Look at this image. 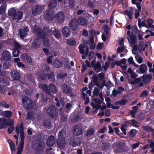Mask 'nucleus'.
I'll return each mask as SVG.
<instances>
[{"label": "nucleus", "mask_w": 154, "mask_h": 154, "mask_svg": "<svg viewBox=\"0 0 154 154\" xmlns=\"http://www.w3.org/2000/svg\"><path fill=\"white\" fill-rule=\"evenodd\" d=\"M57 0H51L49 2L48 8L50 10H52L57 6Z\"/></svg>", "instance_id": "b1692460"}, {"label": "nucleus", "mask_w": 154, "mask_h": 154, "mask_svg": "<svg viewBox=\"0 0 154 154\" xmlns=\"http://www.w3.org/2000/svg\"><path fill=\"white\" fill-rule=\"evenodd\" d=\"M8 142L9 144L11 150V151L13 152L15 150V146L14 143L11 140H8Z\"/></svg>", "instance_id": "c9c22d12"}, {"label": "nucleus", "mask_w": 154, "mask_h": 154, "mask_svg": "<svg viewBox=\"0 0 154 154\" xmlns=\"http://www.w3.org/2000/svg\"><path fill=\"white\" fill-rule=\"evenodd\" d=\"M95 132L94 128H91L89 129L85 134V136L87 137H89L92 135Z\"/></svg>", "instance_id": "4c0bfd02"}, {"label": "nucleus", "mask_w": 154, "mask_h": 154, "mask_svg": "<svg viewBox=\"0 0 154 154\" xmlns=\"http://www.w3.org/2000/svg\"><path fill=\"white\" fill-rule=\"evenodd\" d=\"M0 83H3L5 86H7L9 85L10 82L7 78L0 77Z\"/></svg>", "instance_id": "bb28decb"}, {"label": "nucleus", "mask_w": 154, "mask_h": 154, "mask_svg": "<svg viewBox=\"0 0 154 154\" xmlns=\"http://www.w3.org/2000/svg\"><path fill=\"white\" fill-rule=\"evenodd\" d=\"M142 128L143 129L144 131H151L153 132L154 131V129L151 127L148 126H143L142 127Z\"/></svg>", "instance_id": "49530a36"}, {"label": "nucleus", "mask_w": 154, "mask_h": 154, "mask_svg": "<svg viewBox=\"0 0 154 154\" xmlns=\"http://www.w3.org/2000/svg\"><path fill=\"white\" fill-rule=\"evenodd\" d=\"M128 63L130 64H133L136 67H138L139 65L136 64L134 61L132 57H130L128 60Z\"/></svg>", "instance_id": "de8ad7c7"}, {"label": "nucleus", "mask_w": 154, "mask_h": 154, "mask_svg": "<svg viewBox=\"0 0 154 154\" xmlns=\"http://www.w3.org/2000/svg\"><path fill=\"white\" fill-rule=\"evenodd\" d=\"M129 42L132 44H135L137 41V36L135 35L131 34L127 37Z\"/></svg>", "instance_id": "4468645a"}, {"label": "nucleus", "mask_w": 154, "mask_h": 154, "mask_svg": "<svg viewBox=\"0 0 154 154\" xmlns=\"http://www.w3.org/2000/svg\"><path fill=\"white\" fill-rule=\"evenodd\" d=\"M3 59L5 61H9L11 58V54L8 51H5L2 54Z\"/></svg>", "instance_id": "dca6fc26"}, {"label": "nucleus", "mask_w": 154, "mask_h": 154, "mask_svg": "<svg viewBox=\"0 0 154 154\" xmlns=\"http://www.w3.org/2000/svg\"><path fill=\"white\" fill-rule=\"evenodd\" d=\"M119 105L121 106L125 105L127 102L128 101L126 99H122L120 100H119Z\"/></svg>", "instance_id": "680f3d73"}, {"label": "nucleus", "mask_w": 154, "mask_h": 154, "mask_svg": "<svg viewBox=\"0 0 154 154\" xmlns=\"http://www.w3.org/2000/svg\"><path fill=\"white\" fill-rule=\"evenodd\" d=\"M69 143L73 147H76L81 143L79 137H71L69 138Z\"/></svg>", "instance_id": "423d86ee"}, {"label": "nucleus", "mask_w": 154, "mask_h": 154, "mask_svg": "<svg viewBox=\"0 0 154 154\" xmlns=\"http://www.w3.org/2000/svg\"><path fill=\"white\" fill-rule=\"evenodd\" d=\"M87 5L89 8H94V7L95 5L94 0H88L87 2Z\"/></svg>", "instance_id": "37998d69"}, {"label": "nucleus", "mask_w": 154, "mask_h": 154, "mask_svg": "<svg viewBox=\"0 0 154 154\" xmlns=\"http://www.w3.org/2000/svg\"><path fill=\"white\" fill-rule=\"evenodd\" d=\"M141 76L138 78H135L134 80L131 81L130 83L132 85H134L136 84H139L141 81Z\"/></svg>", "instance_id": "58836bf2"}, {"label": "nucleus", "mask_w": 154, "mask_h": 154, "mask_svg": "<svg viewBox=\"0 0 154 154\" xmlns=\"http://www.w3.org/2000/svg\"><path fill=\"white\" fill-rule=\"evenodd\" d=\"M109 148L108 146L106 143H102L101 148L102 150H106Z\"/></svg>", "instance_id": "0e129e2a"}, {"label": "nucleus", "mask_w": 154, "mask_h": 154, "mask_svg": "<svg viewBox=\"0 0 154 154\" xmlns=\"http://www.w3.org/2000/svg\"><path fill=\"white\" fill-rule=\"evenodd\" d=\"M65 16L62 11L58 12L55 16V21L59 23H62L64 20Z\"/></svg>", "instance_id": "0eeeda50"}, {"label": "nucleus", "mask_w": 154, "mask_h": 154, "mask_svg": "<svg viewBox=\"0 0 154 154\" xmlns=\"http://www.w3.org/2000/svg\"><path fill=\"white\" fill-rule=\"evenodd\" d=\"M47 77H48V79H52L54 77V75L53 72H52L50 73H47Z\"/></svg>", "instance_id": "69168bd1"}, {"label": "nucleus", "mask_w": 154, "mask_h": 154, "mask_svg": "<svg viewBox=\"0 0 154 154\" xmlns=\"http://www.w3.org/2000/svg\"><path fill=\"white\" fill-rule=\"evenodd\" d=\"M16 9L14 8H11L8 11V15L9 16L12 17V20H13V17L16 12Z\"/></svg>", "instance_id": "473e14b6"}, {"label": "nucleus", "mask_w": 154, "mask_h": 154, "mask_svg": "<svg viewBox=\"0 0 154 154\" xmlns=\"http://www.w3.org/2000/svg\"><path fill=\"white\" fill-rule=\"evenodd\" d=\"M41 87L44 91L48 95H50L51 93L49 91L47 85L45 84H42L41 85Z\"/></svg>", "instance_id": "c85d7f7f"}, {"label": "nucleus", "mask_w": 154, "mask_h": 154, "mask_svg": "<svg viewBox=\"0 0 154 154\" xmlns=\"http://www.w3.org/2000/svg\"><path fill=\"white\" fill-rule=\"evenodd\" d=\"M136 133L137 132L136 130L134 129H132L130 130L128 134L130 137H133L136 135Z\"/></svg>", "instance_id": "3c124183"}, {"label": "nucleus", "mask_w": 154, "mask_h": 154, "mask_svg": "<svg viewBox=\"0 0 154 154\" xmlns=\"http://www.w3.org/2000/svg\"><path fill=\"white\" fill-rule=\"evenodd\" d=\"M43 9V6L38 5H36L32 7V14L33 16L39 15L42 12Z\"/></svg>", "instance_id": "20e7f679"}, {"label": "nucleus", "mask_w": 154, "mask_h": 154, "mask_svg": "<svg viewBox=\"0 0 154 154\" xmlns=\"http://www.w3.org/2000/svg\"><path fill=\"white\" fill-rule=\"evenodd\" d=\"M81 116L78 114H74L73 116L71 118L72 121L73 122H76L79 121L80 118Z\"/></svg>", "instance_id": "f704fd0d"}, {"label": "nucleus", "mask_w": 154, "mask_h": 154, "mask_svg": "<svg viewBox=\"0 0 154 154\" xmlns=\"http://www.w3.org/2000/svg\"><path fill=\"white\" fill-rule=\"evenodd\" d=\"M153 22V20L149 18L147 20V23L149 28H154V26L152 24Z\"/></svg>", "instance_id": "603ef678"}, {"label": "nucleus", "mask_w": 154, "mask_h": 154, "mask_svg": "<svg viewBox=\"0 0 154 154\" xmlns=\"http://www.w3.org/2000/svg\"><path fill=\"white\" fill-rule=\"evenodd\" d=\"M49 91L51 93L55 94L57 92V89L56 86L53 84L49 85L48 86Z\"/></svg>", "instance_id": "cd10ccee"}, {"label": "nucleus", "mask_w": 154, "mask_h": 154, "mask_svg": "<svg viewBox=\"0 0 154 154\" xmlns=\"http://www.w3.org/2000/svg\"><path fill=\"white\" fill-rule=\"evenodd\" d=\"M21 58L25 61L29 63H31L32 62L31 57L27 53L23 54L21 55Z\"/></svg>", "instance_id": "6ab92c4d"}, {"label": "nucleus", "mask_w": 154, "mask_h": 154, "mask_svg": "<svg viewBox=\"0 0 154 154\" xmlns=\"http://www.w3.org/2000/svg\"><path fill=\"white\" fill-rule=\"evenodd\" d=\"M127 126V125L126 124H122L121 125L120 129L123 132V134L125 135L127 134L126 128Z\"/></svg>", "instance_id": "ea45409f"}, {"label": "nucleus", "mask_w": 154, "mask_h": 154, "mask_svg": "<svg viewBox=\"0 0 154 154\" xmlns=\"http://www.w3.org/2000/svg\"><path fill=\"white\" fill-rule=\"evenodd\" d=\"M45 143L42 141H38L35 145L34 148L35 154H42L44 152Z\"/></svg>", "instance_id": "f03ea898"}, {"label": "nucleus", "mask_w": 154, "mask_h": 154, "mask_svg": "<svg viewBox=\"0 0 154 154\" xmlns=\"http://www.w3.org/2000/svg\"><path fill=\"white\" fill-rule=\"evenodd\" d=\"M23 14V12L22 11H18L16 12L12 20L19 21L22 18Z\"/></svg>", "instance_id": "f8f14e48"}, {"label": "nucleus", "mask_w": 154, "mask_h": 154, "mask_svg": "<svg viewBox=\"0 0 154 154\" xmlns=\"http://www.w3.org/2000/svg\"><path fill=\"white\" fill-rule=\"evenodd\" d=\"M45 17L48 20H52L54 19L53 13L50 11H47L45 14Z\"/></svg>", "instance_id": "aec40b11"}, {"label": "nucleus", "mask_w": 154, "mask_h": 154, "mask_svg": "<svg viewBox=\"0 0 154 154\" xmlns=\"http://www.w3.org/2000/svg\"><path fill=\"white\" fill-rule=\"evenodd\" d=\"M26 78L29 82H33L34 81V77L31 75H28L27 76Z\"/></svg>", "instance_id": "e2e57ef3"}, {"label": "nucleus", "mask_w": 154, "mask_h": 154, "mask_svg": "<svg viewBox=\"0 0 154 154\" xmlns=\"http://www.w3.org/2000/svg\"><path fill=\"white\" fill-rule=\"evenodd\" d=\"M7 4L5 3H3L0 7V14H3L5 12Z\"/></svg>", "instance_id": "2f4dec72"}, {"label": "nucleus", "mask_w": 154, "mask_h": 154, "mask_svg": "<svg viewBox=\"0 0 154 154\" xmlns=\"http://www.w3.org/2000/svg\"><path fill=\"white\" fill-rule=\"evenodd\" d=\"M85 48V46L84 45H80L78 47V48L79 49V52L81 54H83L85 53V50L84 49Z\"/></svg>", "instance_id": "a19ab883"}, {"label": "nucleus", "mask_w": 154, "mask_h": 154, "mask_svg": "<svg viewBox=\"0 0 154 154\" xmlns=\"http://www.w3.org/2000/svg\"><path fill=\"white\" fill-rule=\"evenodd\" d=\"M144 42L143 41H141L139 44L138 47V51L140 52L142 51V49L143 46Z\"/></svg>", "instance_id": "13d9d810"}, {"label": "nucleus", "mask_w": 154, "mask_h": 154, "mask_svg": "<svg viewBox=\"0 0 154 154\" xmlns=\"http://www.w3.org/2000/svg\"><path fill=\"white\" fill-rule=\"evenodd\" d=\"M47 73L44 72H41L39 75V77L42 80H45L47 77Z\"/></svg>", "instance_id": "09e8293b"}, {"label": "nucleus", "mask_w": 154, "mask_h": 154, "mask_svg": "<svg viewBox=\"0 0 154 154\" xmlns=\"http://www.w3.org/2000/svg\"><path fill=\"white\" fill-rule=\"evenodd\" d=\"M33 118V114L32 112H29L27 113L26 119L31 120Z\"/></svg>", "instance_id": "4d7b16f0"}, {"label": "nucleus", "mask_w": 154, "mask_h": 154, "mask_svg": "<svg viewBox=\"0 0 154 154\" xmlns=\"http://www.w3.org/2000/svg\"><path fill=\"white\" fill-rule=\"evenodd\" d=\"M9 105L7 104V102L4 101H2L0 102V106L8 109L9 107Z\"/></svg>", "instance_id": "79ce46f5"}, {"label": "nucleus", "mask_w": 154, "mask_h": 154, "mask_svg": "<svg viewBox=\"0 0 154 154\" xmlns=\"http://www.w3.org/2000/svg\"><path fill=\"white\" fill-rule=\"evenodd\" d=\"M11 78L14 80H18L21 77L20 71L14 69L11 70Z\"/></svg>", "instance_id": "6e6552de"}, {"label": "nucleus", "mask_w": 154, "mask_h": 154, "mask_svg": "<svg viewBox=\"0 0 154 154\" xmlns=\"http://www.w3.org/2000/svg\"><path fill=\"white\" fill-rule=\"evenodd\" d=\"M141 77V79H142V82L146 85L148 84L150 82L152 78V76L150 74L146 75H143V76Z\"/></svg>", "instance_id": "2eb2a0df"}, {"label": "nucleus", "mask_w": 154, "mask_h": 154, "mask_svg": "<svg viewBox=\"0 0 154 154\" xmlns=\"http://www.w3.org/2000/svg\"><path fill=\"white\" fill-rule=\"evenodd\" d=\"M132 31L131 32V34L136 35L137 33H140L137 28L136 25H134L131 28Z\"/></svg>", "instance_id": "c756f323"}, {"label": "nucleus", "mask_w": 154, "mask_h": 154, "mask_svg": "<svg viewBox=\"0 0 154 154\" xmlns=\"http://www.w3.org/2000/svg\"><path fill=\"white\" fill-rule=\"evenodd\" d=\"M57 143L59 147L60 148L64 147L66 143L65 138H58Z\"/></svg>", "instance_id": "4be33fe9"}, {"label": "nucleus", "mask_w": 154, "mask_h": 154, "mask_svg": "<svg viewBox=\"0 0 154 154\" xmlns=\"http://www.w3.org/2000/svg\"><path fill=\"white\" fill-rule=\"evenodd\" d=\"M41 40L38 38H35L31 45L32 48L37 49L41 45Z\"/></svg>", "instance_id": "9b49d317"}, {"label": "nucleus", "mask_w": 154, "mask_h": 154, "mask_svg": "<svg viewBox=\"0 0 154 154\" xmlns=\"http://www.w3.org/2000/svg\"><path fill=\"white\" fill-rule=\"evenodd\" d=\"M53 34L57 38H60L61 36L60 31L57 29H55L53 31Z\"/></svg>", "instance_id": "72a5a7b5"}, {"label": "nucleus", "mask_w": 154, "mask_h": 154, "mask_svg": "<svg viewBox=\"0 0 154 154\" xmlns=\"http://www.w3.org/2000/svg\"><path fill=\"white\" fill-rule=\"evenodd\" d=\"M126 15L128 17L129 19L131 20L132 18L133 13L131 11L125 10V11Z\"/></svg>", "instance_id": "6e6d98bb"}, {"label": "nucleus", "mask_w": 154, "mask_h": 154, "mask_svg": "<svg viewBox=\"0 0 154 154\" xmlns=\"http://www.w3.org/2000/svg\"><path fill=\"white\" fill-rule=\"evenodd\" d=\"M61 32L63 35L65 37H68L70 35L71 32L68 26L63 27L61 29Z\"/></svg>", "instance_id": "ddd939ff"}, {"label": "nucleus", "mask_w": 154, "mask_h": 154, "mask_svg": "<svg viewBox=\"0 0 154 154\" xmlns=\"http://www.w3.org/2000/svg\"><path fill=\"white\" fill-rule=\"evenodd\" d=\"M43 39V45L45 47H47L49 45V41L48 39L47 38L45 37L42 38Z\"/></svg>", "instance_id": "864d4df0"}, {"label": "nucleus", "mask_w": 154, "mask_h": 154, "mask_svg": "<svg viewBox=\"0 0 154 154\" xmlns=\"http://www.w3.org/2000/svg\"><path fill=\"white\" fill-rule=\"evenodd\" d=\"M12 112L10 110H7L3 112V115L5 117L10 118L12 115Z\"/></svg>", "instance_id": "e433bc0d"}, {"label": "nucleus", "mask_w": 154, "mask_h": 154, "mask_svg": "<svg viewBox=\"0 0 154 154\" xmlns=\"http://www.w3.org/2000/svg\"><path fill=\"white\" fill-rule=\"evenodd\" d=\"M137 111L136 110H132L130 111L128 113L131 115L132 117L134 118L135 117V115Z\"/></svg>", "instance_id": "338daca9"}, {"label": "nucleus", "mask_w": 154, "mask_h": 154, "mask_svg": "<svg viewBox=\"0 0 154 154\" xmlns=\"http://www.w3.org/2000/svg\"><path fill=\"white\" fill-rule=\"evenodd\" d=\"M66 136V131L63 129H62L59 132L58 135V138H65Z\"/></svg>", "instance_id": "7c9ffc66"}, {"label": "nucleus", "mask_w": 154, "mask_h": 154, "mask_svg": "<svg viewBox=\"0 0 154 154\" xmlns=\"http://www.w3.org/2000/svg\"><path fill=\"white\" fill-rule=\"evenodd\" d=\"M79 25L77 20L74 18L69 21V26L72 31H75L78 29Z\"/></svg>", "instance_id": "39448f33"}, {"label": "nucleus", "mask_w": 154, "mask_h": 154, "mask_svg": "<svg viewBox=\"0 0 154 154\" xmlns=\"http://www.w3.org/2000/svg\"><path fill=\"white\" fill-rule=\"evenodd\" d=\"M29 30L26 27H25L22 28L20 29L19 30L18 34L20 38L22 39H23L25 38L27 34V32Z\"/></svg>", "instance_id": "1a4fd4ad"}, {"label": "nucleus", "mask_w": 154, "mask_h": 154, "mask_svg": "<svg viewBox=\"0 0 154 154\" xmlns=\"http://www.w3.org/2000/svg\"><path fill=\"white\" fill-rule=\"evenodd\" d=\"M72 108V105L71 103H67L66 106V112H69L71 109Z\"/></svg>", "instance_id": "5fc2aeb1"}, {"label": "nucleus", "mask_w": 154, "mask_h": 154, "mask_svg": "<svg viewBox=\"0 0 154 154\" xmlns=\"http://www.w3.org/2000/svg\"><path fill=\"white\" fill-rule=\"evenodd\" d=\"M94 52L93 51H91L88 55V58L89 60H91L94 57Z\"/></svg>", "instance_id": "774afa93"}, {"label": "nucleus", "mask_w": 154, "mask_h": 154, "mask_svg": "<svg viewBox=\"0 0 154 154\" xmlns=\"http://www.w3.org/2000/svg\"><path fill=\"white\" fill-rule=\"evenodd\" d=\"M124 148V146L122 143H120L117 146L116 149L118 152H122Z\"/></svg>", "instance_id": "c03bdc74"}, {"label": "nucleus", "mask_w": 154, "mask_h": 154, "mask_svg": "<svg viewBox=\"0 0 154 154\" xmlns=\"http://www.w3.org/2000/svg\"><path fill=\"white\" fill-rule=\"evenodd\" d=\"M51 120L49 118L46 119L44 121L43 123V125L44 126L49 128H51Z\"/></svg>", "instance_id": "393cba45"}, {"label": "nucleus", "mask_w": 154, "mask_h": 154, "mask_svg": "<svg viewBox=\"0 0 154 154\" xmlns=\"http://www.w3.org/2000/svg\"><path fill=\"white\" fill-rule=\"evenodd\" d=\"M21 102L24 108L26 110H31L33 108L34 106L33 101L28 97L26 96L23 97Z\"/></svg>", "instance_id": "f257e3e1"}, {"label": "nucleus", "mask_w": 154, "mask_h": 154, "mask_svg": "<svg viewBox=\"0 0 154 154\" xmlns=\"http://www.w3.org/2000/svg\"><path fill=\"white\" fill-rule=\"evenodd\" d=\"M14 49H19L20 48V45L18 42L17 41H14Z\"/></svg>", "instance_id": "052dcab7"}, {"label": "nucleus", "mask_w": 154, "mask_h": 154, "mask_svg": "<svg viewBox=\"0 0 154 154\" xmlns=\"http://www.w3.org/2000/svg\"><path fill=\"white\" fill-rule=\"evenodd\" d=\"M61 89L63 92L67 94H70L72 92V90L71 88L66 84L61 85Z\"/></svg>", "instance_id": "9d476101"}, {"label": "nucleus", "mask_w": 154, "mask_h": 154, "mask_svg": "<svg viewBox=\"0 0 154 154\" xmlns=\"http://www.w3.org/2000/svg\"><path fill=\"white\" fill-rule=\"evenodd\" d=\"M37 35L41 38H43L46 37L45 33L44 32H43L41 30L40 32H38V34Z\"/></svg>", "instance_id": "8fccbe9b"}, {"label": "nucleus", "mask_w": 154, "mask_h": 154, "mask_svg": "<svg viewBox=\"0 0 154 154\" xmlns=\"http://www.w3.org/2000/svg\"><path fill=\"white\" fill-rule=\"evenodd\" d=\"M55 138L53 135L50 136L46 141V144L49 147L52 146L55 143Z\"/></svg>", "instance_id": "f3484780"}, {"label": "nucleus", "mask_w": 154, "mask_h": 154, "mask_svg": "<svg viewBox=\"0 0 154 154\" xmlns=\"http://www.w3.org/2000/svg\"><path fill=\"white\" fill-rule=\"evenodd\" d=\"M79 24L83 26H86L88 24L87 20L82 17H80L77 20Z\"/></svg>", "instance_id": "412c9836"}, {"label": "nucleus", "mask_w": 154, "mask_h": 154, "mask_svg": "<svg viewBox=\"0 0 154 154\" xmlns=\"http://www.w3.org/2000/svg\"><path fill=\"white\" fill-rule=\"evenodd\" d=\"M66 42L68 45L70 46H73L76 44V42L74 40L69 39L67 40Z\"/></svg>", "instance_id": "a18cd8bd"}, {"label": "nucleus", "mask_w": 154, "mask_h": 154, "mask_svg": "<svg viewBox=\"0 0 154 154\" xmlns=\"http://www.w3.org/2000/svg\"><path fill=\"white\" fill-rule=\"evenodd\" d=\"M148 95V93L147 91L146 90L143 91L140 94L139 97L142 98L143 97H146Z\"/></svg>", "instance_id": "bf43d9fd"}, {"label": "nucleus", "mask_w": 154, "mask_h": 154, "mask_svg": "<svg viewBox=\"0 0 154 154\" xmlns=\"http://www.w3.org/2000/svg\"><path fill=\"white\" fill-rule=\"evenodd\" d=\"M73 133L75 135L79 136L82 134L83 131L80 126L76 125L73 130Z\"/></svg>", "instance_id": "a211bd4d"}, {"label": "nucleus", "mask_w": 154, "mask_h": 154, "mask_svg": "<svg viewBox=\"0 0 154 154\" xmlns=\"http://www.w3.org/2000/svg\"><path fill=\"white\" fill-rule=\"evenodd\" d=\"M144 68L147 69V67L146 65L143 64H141L140 66L139 67V69L136 70V72L138 73H144L145 72L146 70Z\"/></svg>", "instance_id": "a878e982"}, {"label": "nucleus", "mask_w": 154, "mask_h": 154, "mask_svg": "<svg viewBox=\"0 0 154 154\" xmlns=\"http://www.w3.org/2000/svg\"><path fill=\"white\" fill-rule=\"evenodd\" d=\"M93 69L97 72H99L101 70V65L100 61H97V63L92 67Z\"/></svg>", "instance_id": "5701e85b"}, {"label": "nucleus", "mask_w": 154, "mask_h": 154, "mask_svg": "<svg viewBox=\"0 0 154 154\" xmlns=\"http://www.w3.org/2000/svg\"><path fill=\"white\" fill-rule=\"evenodd\" d=\"M48 115L52 118L56 117L58 115V113L56 108L54 106H50L47 110Z\"/></svg>", "instance_id": "7ed1b4c3"}]
</instances>
